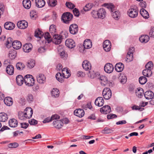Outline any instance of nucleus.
Instances as JSON below:
<instances>
[{"label": "nucleus", "instance_id": "1", "mask_svg": "<svg viewBox=\"0 0 154 154\" xmlns=\"http://www.w3.org/2000/svg\"><path fill=\"white\" fill-rule=\"evenodd\" d=\"M104 6L110 11L111 16L116 20H118L120 18V14L119 11L115 9V6L112 4L105 3Z\"/></svg>", "mask_w": 154, "mask_h": 154}, {"label": "nucleus", "instance_id": "2", "mask_svg": "<svg viewBox=\"0 0 154 154\" xmlns=\"http://www.w3.org/2000/svg\"><path fill=\"white\" fill-rule=\"evenodd\" d=\"M24 80L25 84L28 86H33L35 83L34 79L31 75H26L24 78Z\"/></svg>", "mask_w": 154, "mask_h": 154}, {"label": "nucleus", "instance_id": "3", "mask_svg": "<svg viewBox=\"0 0 154 154\" xmlns=\"http://www.w3.org/2000/svg\"><path fill=\"white\" fill-rule=\"evenodd\" d=\"M73 15L69 12H66L64 13L61 17L62 20L63 22L66 24H69L72 20Z\"/></svg>", "mask_w": 154, "mask_h": 154}, {"label": "nucleus", "instance_id": "4", "mask_svg": "<svg viewBox=\"0 0 154 154\" xmlns=\"http://www.w3.org/2000/svg\"><path fill=\"white\" fill-rule=\"evenodd\" d=\"M53 36V42L55 44H60L64 38V36L56 34Z\"/></svg>", "mask_w": 154, "mask_h": 154}, {"label": "nucleus", "instance_id": "5", "mask_svg": "<svg viewBox=\"0 0 154 154\" xmlns=\"http://www.w3.org/2000/svg\"><path fill=\"white\" fill-rule=\"evenodd\" d=\"M102 94L105 99L109 100L112 96L111 91L109 88H106L103 90Z\"/></svg>", "mask_w": 154, "mask_h": 154}, {"label": "nucleus", "instance_id": "6", "mask_svg": "<svg viewBox=\"0 0 154 154\" xmlns=\"http://www.w3.org/2000/svg\"><path fill=\"white\" fill-rule=\"evenodd\" d=\"M135 51L134 47L130 48L129 49V51H128L126 55L127 60H126L128 62H129L132 61L134 58L133 53Z\"/></svg>", "mask_w": 154, "mask_h": 154}, {"label": "nucleus", "instance_id": "7", "mask_svg": "<svg viewBox=\"0 0 154 154\" xmlns=\"http://www.w3.org/2000/svg\"><path fill=\"white\" fill-rule=\"evenodd\" d=\"M70 32L72 34L74 35L78 32V25L75 24H71L69 29Z\"/></svg>", "mask_w": 154, "mask_h": 154}, {"label": "nucleus", "instance_id": "8", "mask_svg": "<svg viewBox=\"0 0 154 154\" xmlns=\"http://www.w3.org/2000/svg\"><path fill=\"white\" fill-rule=\"evenodd\" d=\"M103 47L106 51H109L111 50V47L110 42L108 40H106L103 43Z\"/></svg>", "mask_w": 154, "mask_h": 154}, {"label": "nucleus", "instance_id": "9", "mask_svg": "<svg viewBox=\"0 0 154 154\" xmlns=\"http://www.w3.org/2000/svg\"><path fill=\"white\" fill-rule=\"evenodd\" d=\"M24 113L26 119H29L32 116L33 110L31 107H27L24 110Z\"/></svg>", "mask_w": 154, "mask_h": 154}, {"label": "nucleus", "instance_id": "10", "mask_svg": "<svg viewBox=\"0 0 154 154\" xmlns=\"http://www.w3.org/2000/svg\"><path fill=\"white\" fill-rule=\"evenodd\" d=\"M66 46L70 48H73L75 46V44L73 40L71 39H68L65 41Z\"/></svg>", "mask_w": 154, "mask_h": 154}, {"label": "nucleus", "instance_id": "11", "mask_svg": "<svg viewBox=\"0 0 154 154\" xmlns=\"http://www.w3.org/2000/svg\"><path fill=\"white\" fill-rule=\"evenodd\" d=\"M104 69L106 72L110 73L113 71L114 67L112 64L107 63L104 66Z\"/></svg>", "mask_w": 154, "mask_h": 154}, {"label": "nucleus", "instance_id": "12", "mask_svg": "<svg viewBox=\"0 0 154 154\" xmlns=\"http://www.w3.org/2000/svg\"><path fill=\"white\" fill-rule=\"evenodd\" d=\"M17 25L20 29H25L28 26V23L25 20H23L18 22Z\"/></svg>", "mask_w": 154, "mask_h": 154}, {"label": "nucleus", "instance_id": "13", "mask_svg": "<svg viewBox=\"0 0 154 154\" xmlns=\"http://www.w3.org/2000/svg\"><path fill=\"white\" fill-rule=\"evenodd\" d=\"M53 124L55 128L60 129L63 126V122L60 120H55L53 121Z\"/></svg>", "mask_w": 154, "mask_h": 154}, {"label": "nucleus", "instance_id": "14", "mask_svg": "<svg viewBox=\"0 0 154 154\" xmlns=\"http://www.w3.org/2000/svg\"><path fill=\"white\" fill-rule=\"evenodd\" d=\"M100 111L101 113L106 114L111 112V109L109 106L105 105L101 108Z\"/></svg>", "mask_w": 154, "mask_h": 154}, {"label": "nucleus", "instance_id": "15", "mask_svg": "<svg viewBox=\"0 0 154 154\" xmlns=\"http://www.w3.org/2000/svg\"><path fill=\"white\" fill-rule=\"evenodd\" d=\"M74 114L76 116L81 118L84 116L85 112L83 109H79L75 110L74 112Z\"/></svg>", "mask_w": 154, "mask_h": 154}, {"label": "nucleus", "instance_id": "16", "mask_svg": "<svg viewBox=\"0 0 154 154\" xmlns=\"http://www.w3.org/2000/svg\"><path fill=\"white\" fill-rule=\"evenodd\" d=\"M15 25L13 23L11 22H6L4 25L5 28L7 30H11L15 27Z\"/></svg>", "mask_w": 154, "mask_h": 154}, {"label": "nucleus", "instance_id": "17", "mask_svg": "<svg viewBox=\"0 0 154 154\" xmlns=\"http://www.w3.org/2000/svg\"><path fill=\"white\" fill-rule=\"evenodd\" d=\"M37 82L40 84H44L46 81V77L43 74H40L37 76Z\"/></svg>", "mask_w": 154, "mask_h": 154}, {"label": "nucleus", "instance_id": "18", "mask_svg": "<svg viewBox=\"0 0 154 154\" xmlns=\"http://www.w3.org/2000/svg\"><path fill=\"white\" fill-rule=\"evenodd\" d=\"M98 18L103 19L106 16V12L103 8L100 9L98 11Z\"/></svg>", "mask_w": 154, "mask_h": 154}, {"label": "nucleus", "instance_id": "19", "mask_svg": "<svg viewBox=\"0 0 154 154\" xmlns=\"http://www.w3.org/2000/svg\"><path fill=\"white\" fill-rule=\"evenodd\" d=\"M82 66L84 69L85 70H89L91 69V64L87 60H85L83 62Z\"/></svg>", "mask_w": 154, "mask_h": 154}, {"label": "nucleus", "instance_id": "20", "mask_svg": "<svg viewBox=\"0 0 154 154\" xmlns=\"http://www.w3.org/2000/svg\"><path fill=\"white\" fill-rule=\"evenodd\" d=\"M104 103V100L102 97H99L97 98L95 101V104L98 106H102Z\"/></svg>", "mask_w": 154, "mask_h": 154}, {"label": "nucleus", "instance_id": "21", "mask_svg": "<svg viewBox=\"0 0 154 154\" xmlns=\"http://www.w3.org/2000/svg\"><path fill=\"white\" fill-rule=\"evenodd\" d=\"M83 46L85 49H88L91 48L92 46L91 41L90 39H86L84 42Z\"/></svg>", "mask_w": 154, "mask_h": 154}, {"label": "nucleus", "instance_id": "22", "mask_svg": "<svg viewBox=\"0 0 154 154\" xmlns=\"http://www.w3.org/2000/svg\"><path fill=\"white\" fill-rule=\"evenodd\" d=\"M35 3L36 6L38 8H42L45 4L44 0H35Z\"/></svg>", "mask_w": 154, "mask_h": 154}, {"label": "nucleus", "instance_id": "23", "mask_svg": "<svg viewBox=\"0 0 154 154\" xmlns=\"http://www.w3.org/2000/svg\"><path fill=\"white\" fill-rule=\"evenodd\" d=\"M144 94L143 90L141 88H138L135 90V94L138 97L141 98Z\"/></svg>", "mask_w": 154, "mask_h": 154}, {"label": "nucleus", "instance_id": "24", "mask_svg": "<svg viewBox=\"0 0 154 154\" xmlns=\"http://www.w3.org/2000/svg\"><path fill=\"white\" fill-rule=\"evenodd\" d=\"M32 47V45L30 43H26L23 45V49L25 52L28 53L30 51Z\"/></svg>", "mask_w": 154, "mask_h": 154}, {"label": "nucleus", "instance_id": "25", "mask_svg": "<svg viewBox=\"0 0 154 154\" xmlns=\"http://www.w3.org/2000/svg\"><path fill=\"white\" fill-rule=\"evenodd\" d=\"M144 96L146 99H151L154 97V93L151 91H147L145 93Z\"/></svg>", "mask_w": 154, "mask_h": 154}, {"label": "nucleus", "instance_id": "26", "mask_svg": "<svg viewBox=\"0 0 154 154\" xmlns=\"http://www.w3.org/2000/svg\"><path fill=\"white\" fill-rule=\"evenodd\" d=\"M6 71L7 73L9 75L13 74L14 72V67L11 65H8L6 68Z\"/></svg>", "mask_w": 154, "mask_h": 154}, {"label": "nucleus", "instance_id": "27", "mask_svg": "<svg viewBox=\"0 0 154 154\" xmlns=\"http://www.w3.org/2000/svg\"><path fill=\"white\" fill-rule=\"evenodd\" d=\"M139 39L141 42L146 43L149 40V37L147 35H142L140 37Z\"/></svg>", "mask_w": 154, "mask_h": 154}, {"label": "nucleus", "instance_id": "28", "mask_svg": "<svg viewBox=\"0 0 154 154\" xmlns=\"http://www.w3.org/2000/svg\"><path fill=\"white\" fill-rule=\"evenodd\" d=\"M23 7L26 9H29L31 7V3L30 0H23L22 2Z\"/></svg>", "mask_w": 154, "mask_h": 154}, {"label": "nucleus", "instance_id": "29", "mask_svg": "<svg viewBox=\"0 0 154 154\" xmlns=\"http://www.w3.org/2000/svg\"><path fill=\"white\" fill-rule=\"evenodd\" d=\"M13 48L16 49H20L22 46L21 43L19 41H15L12 43Z\"/></svg>", "mask_w": 154, "mask_h": 154}, {"label": "nucleus", "instance_id": "30", "mask_svg": "<svg viewBox=\"0 0 154 154\" xmlns=\"http://www.w3.org/2000/svg\"><path fill=\"white\" fill-rule=\"evenodd\" d=\"M148 103L147 102L144 103L143 101H141L140 104L139 106H135V110H138L140 111H142L144 109V108L141 107H144L147 105Z\"/></svg>", "mask_w": 154, "mask_h": 154}, {"label": "nucleus", "instance_id": "31", "mask_svg": "<svg viewBox=\"0 0 154 154\" xmlns=\"http://www.w3.org/2000/svg\"><path fill=\"white\" fill-rule=\"evenodd\" d=\"M5 103L7 106H11L13 103L12 98L10 97H7L4 99Z\"/></svg>", "mask_w": 154, "mask_h": 154}, {"label": "nucleus", "instance_id": "32", "mask_svg": "<svg viewBox=\"0 0 154 154\" xmlns=\"http://www.w3.org/2000/svg\"><path fill=\"white\" fill-rule=\"evenodd\" d=\"M16 81L18 85H21L23 84L24 81V78L22 75H19L16 77Z\"/></svg>", "mask_w": 154, "mask_h": 154}, {"label": "nucleus", "instance_id": "33", "mask_svg": "<svg viewBox=\"0 0 154 154\" xmlns=\"http://www.w3.org/2000/svg\"><path fill=\"white\" fill-rule=\"evenodd\" d=\"M99 80L102 85L105 86L108 83V80L107 77L104 75L100 76L99 78Z\"/></svg>", "mask_w": 154, "mask_h": 154}, {"label": "nucleus", "instance_id": "34", "mask_svg": "<svg viewBox=\"0 0 154 154\" xmlns=\"http://www.w3.org/2000/svg\"><path fill=\"white\" fill-rule=\"evenodd\" d=\"M124 68V65L120 63H117L115 66V69L116 71L119 72L122 71Z\"/></svg>", "mask_w": 154, "mask_h": 154}, {"label": "nucleus", "instance_id": "35", "mask_svg": "<svg viewBox=\"0 0 154 154\" xmlns=\"http://www.w3.org/2000/svg\"><path fill=\"white\" fill-rule=\"evenodd\" d=\"M17 53L14 50H11L9 51L8 57L11 60L14 59L16 57Z\"/></svg>", "mask_w": 154, "mask_h": 154}, {"label": "nucleus", "instance_id": "36", "mask_svg": "<svg viewBox=\"0 0 154 154\" xmlns=\"http://www.w3.org/2000/svg\"><path fill=\"white\" fill-rule=\"evenodd\" d=\"M18 122L15 119H13L9 121V126L12 128H15L17 125Z\"/></svg>", "mask_w": 154, "mask_h": 154}, {"label": "nucleus", "instance_id": "37", "mask_svg": "<svg viewBox=\"0 0 154 154\" xmlns=\"http://www.w3.org/2000/svg\"><path fill=\"white\" fill-rule=\"evenodd\" d=\"M140 14L145 19H148L149 17L148 12L143 8L141 9L140 11Z\"/></svg>", "mask_w": 154, "mask_h": 154}, {"label": "nucleus", "instance_id": "38", "mask_svg": "<svg viewBox=\"0 0 154 154\" xmlns=\"http://www.w3.org/2000/svg\"><path fill=\"white\" fill-rule=\"evenodd\" d=\"M142 73L143 75L147 77H149L151 76L152 74V71L149 69L146 68L143 71Z\"/></svg>", "mask_w": 154, "mask_h": 154}, {"label": "nucleus", "instance_id": "39", "mask_svg": "<svg viewBox=\"0 0 154 154\" xmlns=\"http://www.w3.org/2000/svg\"><path fill=\"white\" fill-rule=\"evenodd\" d=\"M56 77L57 80L61 83L64 81L65 78L64 75H62L60 72L57 73L56 75Z\"/></svg>", "mask_w": 154, "mask_h": 154}, {"label": "nucleus", "instance_id": "40", "mask_svg": "<svg viewBox=\"0 0 154 154\" xmlns=\"http://www.w3.org/2000/svg\"><path fill=\"white\" fill-rule=\"evenodd\" d=\"M44 33L41 31L40 29L36 30L35 32V36L38 38H41L43 37Z\"/></svg>", "mask_w": 154, "mask_h": 154}, {"label": "nucleus", "instance_id": "41", "mask_svg": "<svg viewBox=\"0 0 154 154\" xmlns=\"http://www.w3.org/2000/svg\"><path fill=\"white\" fill-rule=\"evenodd\" d=\"M8 119V117L7 114L5 113H0V122H5Z\"/></svg>", "mask_w": 154, "mask_h": 154}, {"label": "nucleus", "instance_id": "42", "mask_svg": "<svg viewBox=\"0 0 154 154\" xmlns=\"http://www.w3.org/2000/svg\"><path fill=\"white\" fill-rule=\"evenodd\" d=\"M56 27L54 25H52L50 26L49 28V32L50 34L52 36L56 35Z\"/></svg>", "mask_w": 154, "mask_h": 154}, {"label": "nucleus", "instance_id": "43", "mask_svg": "<svg viewBox=\"0 0 154 154\" xmlns=\"http://www.w3.org/2000/svg\"><path fill=\"white\" fill-rule=\"evenodd\" d=\"M59 90L57 88H54L51 91V94L52 96L55 97H58L59 94Z\"/></svg>", "mask_w": 154, "mask_h": 154}, {"label": "nucleus", "instance_id": "44", "mask_svg": "<svg viewBox=\"0 0 154 154\" xmlns=\"http://www.w3.org/2000/svg\"><path fill=\"white\" fill-rule=\"evenodd\" d=\"M50 33L46 32L45 33L44 38L48 41V43H49L52 41V38Z\"/></svg>", "mask_w": 154, "mask_h": 154}, {"label": "nucleus", "instance_id": "45", "mask_svg": "<svg viewBox=\"0 0 154 154\" xmlns=\"http://www.w3.org/2000/svg\"><path fill=\"white\" fill-rule=\"evenodd\" d=\"M16 67L17 69L21 70L23 69L25 67L24 64L22 62L17 63L16 65Z\"/></svg>", "mask_w": 154, "mask_h": 154}, {"label": "nucleus", "instance_id": "46", "mask_svg": "<svg viewBox=\"0 0 154 154\" xmlns=\"http://www.w3.org/2000/svg\"><path fill=\"white\" fill-rule=\"evenodd\" d=\"M121 76L120 82L122 84H125L127 81V76L124 74H121Z\"/></svg>", "mask_w": 154, "mask_h": 154}, {"label": "nucleus", "instance_id": "47", "mask_svg": "<svg viewBox=\"0 0 154 154\" xmlns=\"http://www.w3.org/2000/svg\"><path fill=\"white\" fill-rule=\"evenodd\" d=\"M145 68L152 70L153 67V64L152 61L148 62L145 65Z\"/></svg>", "mask_w": 154, "mask_h": 154}, {"label": "nucleus", "instance_id": "48", "mask_svg": "<svg viewBox=\"0 0 154 154\" xmlns=\"http://www.w3.org/2000/svg\"><path fill=\"white\" fill-rule=\"evenodd\" d=\"M134 9L133 8L129 9L128 11V14L131 17L134 18L135 17V11H134Z\"/></svg>", "mask_w": 154, "mask_h": 154}, {"label": "nucleus", "instance_id": "49", "mask_svg": "<svg viewBox=\"0 0 154 154\" xmlns=\"http://www.w3.org/2000/svg\"><path fill=\"white\" fill-rule=\"evenodd\" d=\"M147 81V78L144 76H141L139 79V83L141 85L145 84Z\"/></svg>", "mask_w": 154, "mask_h": 154}, {"label": "nucleus", "instance_id": "50", "mask_svg": "<svg viewBox=\"0 0 154 154\" xmlns=\"http://www.w3.org/2000/svg\"><path fill=\"white\" fill-rule=\"evenodd\" d=\"M35 65V61L34 60H32L29 61L27 63V66L29 68H33Z\"/></svg>", "mask_w": 154, "mask_h": 154}, {"label": "nucleus", "instance_id": "51", "mask_svg": "<svg viewBox=\"0 0 154 154\" xmlns=\"http://www.w3.org/2000/svg\"><path fill=\"white\" fill-rule=\"evenodd\" d=\"M18 117L19 119L21 120H25L26 119L24 113L22 112H19Z\"/></svg>", "mask_w": 154, "mask_h": 154}, {"label": "nucleus", "instance_id": "52", "mask_svg": "<svg viewBox=\"0 0 154 154\" xmlns=\"http://www.w3.org/2000/svg\"><path fill=\"white\" fill-rule=\"evenodd\" d=\"M112 131L109 128L106 127L102 131V132L103 134H109L111 133Z\"/></svg>", "mask_w": 154, "mask_h": 154}, {"label": "nucleus", "instance_id": "53", "mask_svg": "<svg viewBox=\"0 0 154 154\" xmlns=\"http://www.w3.org/2000/svg\"><path fill=\"white\" fill-rule=\"evenodd\" d=\"M19 146L18 144L16 142L9 143L8 145V146L9 148H16Z\"/></svg>", "mask_w": 154, "mask_h": 154}, {"label": "nucleus", "instance_id": "54", "mask_svg": "<svg viewBox=\"0 0 154 154\" xmlns=\"http://www.w3.org/2000/svg\"><path fill=\"white\" fill-rule=\"evenodd\" d=\"M92 6L93 5L91 3H88L84 8V10L85 11H88L92 8Z\"/></svg>", "mask_w": 154, "mask_h": 154}, {"label": "nucleus", "instance_id": "55", "mask_svg": "<svg viewBox=\"0 0 154 154\" xmlns=\"http://www.w3.org/2000/svg\"><path fill=\"white\" fill-rule=\"evenodd\" d=\"M56 2L57 1L56 0H49L48 3L49 5L51 7H54L56 5Z\"/></svg>", "mask_w": 154, "mask_h": 154}, {"label": "nucleus", "instance_id": "56", "mask_svg": "<svg viewBox=\"0 0 154 154\" xmlns=\"http://www.w3.org/2000/svg\"><path fill=\"white\" fill-rule=\"evenodd\" d=\"M92 16L95 18H98V11L93 10L91 12Z\"/></svg>", "mask_w": 154, "mask_h": 154}, {"label": "nucleus", "instance_id": "57", "mask_svg": "<svg viewBox=\"0 0 154 154\" xmlns=\"http://www.w3.org/2000/svg\"><path fill=\"white\" fill-rule=\"evenodd\" d=\"M82 107L84 109L87 110L88 108L90 109H91L92 106L90 103H88L86 104L83 105L82 106Z\"/></svg>", "mask_w": 154, "mask_h": 154}, {"label": "nucleus", "instance_id": "58", "mask_svg": "<svg viewBox=\"0 0 154 154\" xmlns=\"http://www.w3.org/2000/svg\"><path fill=\"white\" fill-rule=\"evenodd\" d=\"M66 7L71 9H73L75 7L74 4L71 2H66Z\"/></svg>", "mask_w": 154, "mask_h": 154}, {"label": "nucleus", "instance_id": "59", "mask_svg": "<svg viewBox=\"0 0 154 154\" xmlns=\"http://www.w3.org/2000/svg\"><path fill=\"white\" fill-rule=\"evenodd\" d=\"M33 96L32 94H28L27 97V99L28 101L29 102H31L33 101Z\"/></svg>", "mask_w": 154, "mask_h": 154}, {"label": "nucleus", "instance_id": "60", "mask_svg": "<svg viewBox=\"0 0 154 154\" xmlns=\"http://www.w3.org/2000/svg\"><path fill=\"white\" fill-rule=\"evenodd\" d=\"M149 35L151 37L154 38V27L151 28L149 32Z\"/></svg>", "mask_w": 154, "mask_h": 154}, {"label": "nucleus", "instance_id": "61", "mask_svg": "<svg viewBox=\"0 0 154 154\" xmlns=\"http://www.w3.org/2000/svg\"><path fill=\"white\" fill-rule=\"evenodd\" d=\"M29 122L30 125H35L37 124L38 121L34 119H32L29 120Z\"/></svg>", "mask_w": 154, "mask_h": 154}, {"label": "nucleus", "instance_id": "62", "mask_svg": "<svg viewBox=\"0 0 154 154\" xmlns=\"http://www.w3.org/2000/svg\"><path fill=\"white\" fill-rule=\"evenodd\" d=\"M73 12L74 13V15L75 16L78 17L79 16V12L78 10L76 8H75L73 10Z\"/></svg>", "mask_w": 154, "mask_h": 154}, {"label": "nucleus", "instance_id": "63", "mask_svg": "<svg viewBox=\"0 0 154 154\" xmlns=\"http://www.w3.org/2000/svg\"><path fill=\"white\" fill-rule=\"evenodd\" d=\"M52 119L51 117H48L47 118L45 119V120L43 121V122L44 123H45L50 122L52 120Z\"/></svg>", "mask_w": 154, "mask_h": 154}, {"label": "nucleus", "instance_id": "64", "mask_svg": "<svg viewBox=\"0 0 154 154\" xmlns=\"http://www.w3.org/2000/svg\"><path fill=\"white\" fill-rule=\"evenodd\" d=\"M117 117V116L115 114H111L107 116V118L108 119H112Z\"/></svg>", "mask_w": 154, "mask_h": 154}]
</instances>
